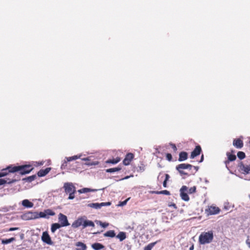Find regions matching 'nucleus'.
<instances>
[{
	"label": "nucleus",
	"instance_id": "obj_30",
	"mask_svg": "<svg viewBox=\"0 0 250 250\" xmlns=\"http://www.w3.org/2000/svg\"><path fill=\"white\" fill-rule=\"evenodd\" d=\"M158 241L149 243L144 248V250H151L153 247L157 243Z\"/></svg>",
	"mask_w": 250,
	"mask_h": 250
},
{
	"label": "nucleus",
	"instance_id": "obj_34",
	"mask_svg": "<svg viewBox=\"0 0 250 250\" xmlns=\"http://www.w3.org/2000/svg\"><path fill=\"white\" fill-rule=\"evenodd\" d=\"M88 207L98 209L101 208V205L99 203H91L88 205Z\"/></svg>",
	"mask_w": 250,
	"mask_h": 250
},
{
	"label": "nucleus",
	"instance_id": "obj_21",
	"mask_svg": "<svg viewBox=\"0 0 250 250\" xmlns=\"http://www.w3.org/2000/svg\"><path fill=\"white\" fill-rule=\"evenodd\" d=\"M22 205L24 207L27 208H32L34 206V204L31 202L29 201L27 199L23 200L22 201Z\"/></svg>",
	"mask_w": 250,
	"mask_h": 250
},
{
	"label": "nucleus",
	"instance_id": "obj_50",
	"mask_svg": "<svg viewBox=\"0 0 250 250\" xmlns=\"http://www.w3.org/2000/svg\"><path fill=\"white\" fill-rule=\"evenodd\" d=\"M101 233V232H100V231H98V232H94V233H93V234H99V233Z\"/></svg>",
	"mask_w": 250,
	"mask_h": 250
},
{
	"label": "nucleus",
	"instance_id": "obj_12",
	"mask_svg": "<svg viewBox=\"0 0 250 250\" xmlns=\"http://www.w3.org/2000/svg\"><path fill=\"white\" fill-rule=\"evenodd\" d=\"M220 211V209L219 208L210 206L208 208L206 209V212L208 214V215H213L218 214Z\"/></svg>",
	"mask_w": 250,
	"mask_h": 250
},
{
	"label": "nucleus",
	"instance_id": "obj_23",
	"mask_svg": "<svg viewBox=\"0 0 250 250\" xmlns=\"http://www.w3.org/2000/svg\"><path fill=\"white\" fill-rule=\"evenodd\" d=\"M104 237H108L113 238V237H114L115 236H116V233L114 230H108V231H106V232H105L104 234Z\"/></svg>",
	"mask_w": 250,
	"mask_h": 250
},
{
	"label": "nucleus",
	"instance_id": "obj_37",
	"mask_svg": "<svg viewBox=\"0 0 250 250\" xmlns=\"http://www.w3.org/2000/svg\"><path fill=\"white\" fill-rule=\"evenodd\" d=\"M196 187L194 186V187H191L189 189L188 192L190 194L196 192Z\"/></svg>",
	"mask_w": 250,
	"mask_h": 250
},
{
	"label": "nucleus",
	"instance_id": "obj_3",
	"mask_svg": "<svg viewBox=\"0 0 250 250\" xmlns=\"http://www.w3.org/2000/svg\"><path fill=\"white\" fill-rule=\"evenodd\" d=\"M81 226H83V228H86L88 226L92 227H95L94 223L92 221L84 220L82 218H78L72 225V227L74 228H78Z\"/></svg>",
	"mask_w": 250,
	"mask_h": 250
},
{
	"label": "nucleus",
	"instance_id": "obj_42",
	"mask_svg": "<svg viewBox=\"0 0 250 250\" xmlns=\"http://www.w3.org/2000/svg\"><path fill=\"white\" fill-rule=\"evenodd\" d=\"M19 229V228H10V229H9L8 231H14V230H18Z\"/></svg>",
	"mask_w": 250,
	"mask_h": 250
},
{
	"label": "nucleus",
	"instance_id": "obj_7",
	"mask_svg": "<svg viewBox=\"0 0 250 250\" xmlns=\"http://www.w3.org/2000/svg\"><path fill=\"white\" fill-rule=\"evenodd\" d=\"M23 217L27 220L36 219L40 218V213L38 212L28 211L24 214Z\"/></svg>",
	"mask_w": 250,
	"mask_h": 250
},
{
	"label": "nucleus",
	"instance_id": "obj_5",
	"mask_svg": "<svg viewBox=\"0 0 250 250\" xmlns=\"http://www.w3.org/2000/svg\"><path fill=\"white\" fill-rule=\"evenodd\" d=\"M193 166L189 164H180L176 166V169L178 171L181 176L186 175L189 176L190 174L184 171V169L191 170Z\"/></svg>",
	"mask_w": 250,
	"mask_h": 250
},
{
	"label": "nucleus",
	"instance_id": "obj_16",
	"mask_svg": "<svg viewBox=\"0 0 250 250\" xmlns=\"http://www.w3.org/2000/svg\"><path fill=\"white\" fill-rule=\"evenodd\" d=\"M201 151L202 149L199 145L196 146L194 149L191 153L190 158L193 159L195 157L197 156L200 154Z\"/></svg>",
	"mask_w": 250,
	"mask_h": 250
},
{
	"label": "nucleus",
	"instance_id": "obj_10",
	"mask_svg": "<svg viewBox=\"0 0 250 250\" xmlns=\"http://www.w3.org/2000/svg\"><path fill=\"white\" fill-rule=\"evenodd\" d=\"M59 222L62 227H65L69 225L66 216L65 215L60 213L59 215Z\"/></svg>",
	"mask_w": 250,
	"mask_h": 250
},
{
	"label": "nucleus",
	"instance_id": "obj_25",
	"mask_svg": "<svg viewBox=\"0 0 250 250\" xmlns=\"http://www.w3.org/2000/svg\"><path fill=\"white\" fill-rule=\"evenodd\" d=\"M92 248L95 250H99L104 248V246L99 243H95L92 245Z\"/></svg>",
	"mask_w": 250,
	"mask_h": 250
},
{
	"label": "nucleus",
	"instance_id": "obj_24",
	"mask_svg": "<svg viewBox=\"0 0 250 250\" xmlns=\"http://www.w3.org/2000/svg\"><path fill=\"white\" fill-rule=\"evenodd\" d=\"M61 227H62V226L59 223L52 224L51 227V232L53 233L55 232L57 229H60Z\"/></svg>",
	"mask_w": 250,
	"mask_h": 250
},
{
	"label": "nucleus",
	"instance_id": "obj_46",
	"mask_svg": "<svg viewBox=\"0 0 250 250\" xmlns=\"http://www.w3.org/2000/svg\"><path fill=\"white\" fill-rule=\"evenodd\" d=\"M192 168L195 169V172H197L198 170L199 167L197 166H193Z\"/></svg>",
	"mask_w": 250,
	"mask_h": 250
},
{
	"label": "nucleus",
	"instance_id": "obj_39",
	"mask_svg": "<svg viewBox=\"0 0 250 250\" xmlns=\"http://www.w3.org/2000/svg\"><path fill=\"white\" fill-rule=\"evenodd\" d=\"M169 145L171 146L172 149H173L174 152H176L177 150V147L176 145L174 144L170 143Z\"/></svg>",
	"mask_w": 250,
	"mask_h": 250
},
{
	"label": "nucleus",
	"instance_id": "obj_2",
	"mask_svg": "<svg viewBox=\"0 0 250 250\" xmlns=\"http://www.w3.org/2000/svg\"><path fill=\"white\" fill-rule=\"evenodd\" d=\"M213 239V233L212 230L202 232L199 237V242L204 245L211 243Z\"/></svg>",
	"mask_w": 250,
	"mask_h": 250
},
{
	"label": "nucleus",
	"instance_id": "obj_47",
	"mask_svg": "<svg viewBox=\"0 0 250 250\" xmlns=\"http://www.w3.org/2000/svg\"><path fill=\"white\" fill-rule=\"evenodd\" d=\"M203 160H204V155H202V156H201V160H200V162H202V161H203Z\"/></svg>",
	"mask_w": 250,
	"mask_h": 250
},
{
	"label": "nucleus",
	"instance_id": "obj_26",
	"mask_svg": "<svg viewBox=\"0 0 250 250\" xmlns=\"http://www.w3.org/2000/svg\"><path fill=\"white\" fill-rule=\"evenodd\" d=\"M121 161V159L119 157H116L115 159H108L106 161L107 164H116Z\"/></svg>",
	"mask_w": 250,
	"mask_h": 250
},
{
	"label": "nucleus",
	"instance_id": "obj_18",
	"mask_svg": "<svg viewBox=\"0 0 250 250\" xmlns=\"http://www.w3.org/2000/svg\"><path fill=\"white\" fill-rule=\"evenodd\" d=\"M51 169V167H47L44 169H41L38 172L37 175L39 177L44 176L49 172Z\"/></svg>",
	"mask_w": 250,
	"mask_h": 250
},
{
	"label": "nucleus",
	"instance_id": "obj_32",
	"mask_svg": "<svg viewBox=\"0 0 250 250\" xmlns=\"http://www.w3.org/2000/svg\"><path fill=\"white\" fill-rule=\"evenodd\" d=\"M95 222L97 224L99 225L100 226H101L102 227H103L104 228H105L109 226L108 223L102 222V221H99V220H96Z\"/></svg>",
	"mask_w": 250,
	"mask_h": 250
},
{
	"label": "nucleus",
	"instance_id": "obj_43",
	"mask_svg": "<svg viewBox=\"0 0 250 250\" xmlns=\"http://www.w3.org/2000/svg\"><path fill=\"white\" fill-rule=\"evenodd\" d=\"M169 178H170L169 175L168 174H166L165 181H167Z\"/></svg>",
	"mask_w": 250,
	"mask_h": 250
},
{
	"label": "nucleus",
	"instance_id": "obj_1",
	"mask_svg": "<svg viewBox=\"0 0 250 250\" xmlns=\"http://www.w3.org/2000/svg\"><path fill=\"white\" fill-rule=\"evenodd\" d=\"M34 167L31 165H23L21 166H15L10 165L6 168H3L0 171V177L6 176H13L15 173L19 172L21 175H25L30 173Z\"/></svg>",
	"mask_w": 250,
	"mask_h": 250
},
{
	"label": "nucleus",
	"instance_id": "obj_51",
	"mask_svg": "<svg viewBox=\"0 0 250 250\" xmlns=\"http://www.w3.org/2000/svg\"><path fill=\"white\" fill-rule=\"evenodd\" d=\"M249 144H250V141H249Z\"/></svg>",
	"mask_w": 250,
	"mask_h": 250
},
{
	"label": "nucleus",
	"instance_id": "obj_29",
	"mask_svg": "<svg viewBox=\"0 0 250 250\" xmlns=\"http://www.w3.org/2000/svg\"><path fill=\"white\" fill-rule=\"evenodd\" d=\"M16 239L14 237H11L9 239H2L1 243L3 245H6L9 243H10L14 241H15Z\"/></svg>",
	"mask_w": 250,
	"mask_h": 250
},
{
	"label": "nucleus",
	"instance_id": "obj_13",
	"mask_svg": "<svg viewBox=\"0 0 250 250\" xmlns=\"http://www.w3.org/2000/svg\"><path fill=\"white\" fill-rule=\"evenodd\" d=\"M134 155L132 153H128L126 154L125 159H124L123 163L125 166L129 165L131 161L134 158Z\"/></svg>",
	"mask_w": 250,
	"mask_h": 250
},
{
	"label": "nucleus",
	"instance_id": "obj_38",
	"mask_svg": "<svg viewBox=\"0 0 250 250\" xmlns=\"http://www.w3.org/2000/svg\"><path fill=\"white\" fill-rule=\"evenodd\" d=\"M166 159L168 161H171L172 160V157L170 153H167L166 155Z\"/></svg>",
	"mask_w": 250,
	"mask_h": 250
},
{
	"label": "nucleus",
	"instance_id": "obj_36",
	"mask_svg": "<svg viewBox=\"0 0 250 250\" xmlns=\"http://www.w3.org/2000/svg\"><path fill=\"white\" fill-rule=\"evenodd\" d=\"M237 156L238 157L239 159H240V160H242L243 159H244L246 157V155H245V153L243 152V151H239L238 153H237Z\"/></svg>",
	"mask_w": 250,
	"mask_h": 250
},
{
	"label": "nucleus",
	"instance_id": "obj_6",
	"mask_svg": "<svg viewBox=\"0 0 250 250\" xmlns=\"http://www.w3.org/2000/svg\"><path fill=\"white\" fill-rule=\"evenodd\" d=\"M19 180H20V178L17 174H14L12 177L8 176V177L0 179V186L5 184H11Z\"/></svg>",
	"mask_w": 250,
	"mask_h": 250
},
{
	"label": "nucleus",
	"instance_id": "obj_41",
	"mask_svg": "<svg viewBox=\"0 0 250 250\" xmlns=\"http://www.w3.org/2000/svg\"><path fill=\"white\" fill-rule=\"evenodd\" d=\"M100 205H101V207L104 206H110L111 205L110 202H105V203H100Z\"/></svg>",
	"mask_w": 250,
	"mask_h": 250
},
{
	"label": "nucleus",
	"instance_id": "obj_35",
	"mask_svg": "<svg viewBox=\"0 0 250 250\" xmlns=\"http://www.w3.org/2000/svg\"><path fill=\"white\" fill-rule=\"evenodd\" d=\"M94 190L89 188H83L78 190V192L80 193H86V192H88L93 191Z\"/></svg>",
	"mask_w": 250,
	"mask_h": 250
},
{
	"label": "nucleus",
	"instance_id": "obj_15",
	"mask_svg": "<svg viewBox=\"0 0 250 250\" xmlns=\"http://www.w3.org/2000/svg\"><path fill=\"white\" fill-rule=\"evenodd\" d=\"M80 157L79 156H78L77 155H75V156H72V157H67L66 158V161H64L62 165L61 166V169H64L66 168L67 166V163L71 161H72V160H75L77 159H78Z\"/></svg>",
	"mask_w": 250,
	"mask_h": 250
},
{
	"label": "nucleus",
	"instance_id": "obj_49",
	"mask_svg": "<svg viewBox=\"0 0 250 250\" xmlns=\"http://www.w3.org/2000/svg\"><path fill=\"white\" fill-rule=\"evenodd\" d=\"M194 249V246L192 245L191 247L189 248V250H193Z\"/></svg>",
	"mask_w": 250,
	"mask_h": 250
},
{
	"label": "nucleus",
	"instance_id": "obj_4",
	"mask_svg": "<svg viewBox=\"0 0 250 250\" xmlns=\"http://www.w3.org/2000/svg\"><path fill=\"white\" fill-rule=\"evenodd\" d=\"M63 188L66 194H69L68 198L69 200H72L75 198V193L76 192V188L72 183H65L63 185Z\"/></svg>",
	"mask_w": 250,
	"mask_h": 250
},
{
	"label": "nucleus",
	"instance_id": "obj_22",
	"mask_svg": "<svg viewBox=\"0 0 250 250\" xmlns=\"http://www.w3.org/2000/svg\"><path fill=\"white\" fill-rule=\"evenodd\" d=\"M76 246L77 247L76 250H86L87 248L86 245L81 242H77Z\"/></svg>",
	"mask_w": 250,
	"mask_h": 250
},
{
	"label": "nucleus",
	"instance_id": "obj_31",
	"mask_svg": "<svg viewBox=\"0 0 250 250\" xmlns=\"http://www.w3.org/2000/svg\"><path fill=\"white\" fill-rule=\"evenodd\" d=\"M36 178V175H33L30 176H28L26 178H24L22 179L23 181H25L28 182H31Z\"/></svg>",
	"mask_w": 250,
	"mask_h": 250
},
{
	"label": "nucleus",
	"instance_id": "obj_48",
	"mask_svg": "<svg viewBox=\"0 0 250 250\" xmlns=\"http://www.w3.org/2000/svg\"><path fill=\"white\" fill-rule=\"evenodd\" d=\"M246 243H247V245H248L249 247L250 248V242H248V241L247 240L246 241Z\"/></svg>",
	"mask_w": 250,
	"mask_h": 250
},
{
	"label": "nucleus",
	"instance_id": "obj_19",
	"mask_svg": "<svg viewBox=\"0 0 250 250\" xmlns=\"http://www.w3.org/2000/svg\"><path fill=\"white\" fill-rule=\"evenodd\" d=\"M188 158V154L187 152L182 151L179 153L178 161L182 162L186 160Z\"/></svg>",
	"mask_w": 250,
	"mask_h": 250
},
{
	"label": "nucleus",
	"instance_id": "obj_11",
	"mask_svg": "<svg viewBox=\"0 0 250 250\" xmlns=\"http://www.w3.org/2000/svg\"><path fill=\"white\" fill-rule=\"evenodd\" d=\"M42 241L48 245H52L53 242L51 240V237L47 231H44L42 236Z\"/></svg>",
	"mask_w": 250,
	"mask_h": 250
},
{
	"label": "nucleus",
	"instance_id": "obj_28",
	"mask_svg": "<svg viewBox=\"0 0 250 250\" xmlns=\"http://www.w3.org/2000/svg\"><path fill=\"white\" fill-rule=\"evenodd\" d=\"M122 169V167L120 166H118L117 167H114V168H108L105 170L106 172L108 173H112V172H115L117 171H119L121 170Z\"/></svg>",
	"mask_w": 250,
	"mask_h": 250
},
{
	"label": "nucleus",
	"instance_id": "obj_8",
	"mask_svg": "<svg viewBox=\"0 0 250 250\" xmlns=\"http://www.w3.org/2000/svg\"><path fill=\"white\" fill-rule=\"evenodd\" d=\"M187 191L188 188L186 186H182L180 190V196L181 198L185 201H188L189 200V197L187 193Z\"/></svg>",
	"mask_w": 250,
	"mask_h": 250
},
{
	"label": "nucleus",
	"instance_id": "obj_14",
	"mask_svg": "<svg viewBox=\"0 0 250 250\" xmlns=\"http://www.w3.org/2000/svg\"><path fill=\"white\" fill-rule=\"evenodd\" d=\"M40 218H49V216H53L55 215V212L51 209H47L44 210L43 212H40Z\"/></svg>",
	"mask_w": 250,
	"mask_h": 250
},
{
	"label": "nucleus",
	"instance_id": "obj_27",
	"mask_svg": "<svg viewBox=\"0 0 250 250\" xmlns=\"http://www.w3.org/2000/svg\"><path fill=\"white\" fill-rule=\"evenodd\" d=\"M116 238L119 239L120 241H122L126 238V234L124 232H120L116 236Z\"/></svg>",
	"mask_w": 250,
	"mask_h": 250
},
{
	"label": "nucleus",
	"instance_id": "obj_17",
	"mask_svg": "<svg viewBox=\"0 0 250 250\" xmlns=\"http://www.w3.org/2000/svg\"><path fill=\"white\" fill-rule=\"evenodd\" d=\"M233 145L237 148H241L243 147L244 144L243 141L240 139H234L233 141Z\"/></svg>",
	"mask_w": 250,
	"mask_h": 250
},
{
	"label": "nucleus",
	"instance_id": "obj_20",
	"mask_svg": "<svg viewBox=\"0 0 250 250\" xmlns=\"http://www.w3.org/2000/svg\"><path fill=\"white\" fill-rule=\"evenodd\" d=\"M227 156L228 157V160L225 161V164L226 165L230 162L234 161L236 159V157L235 154H231L229 152L227 153Z\"/></svg>",
	"mask_w": 250,
	"mask_h": 250
},
{
	"label": "nucleus",
	"instance_id": "obj_45",
	"mask_svg": "<svg viewBox=\"0 0 250 250\" xmlns=\"http://www.w3.org/2000/svg\"><path fill=\"white\" fill-rule=\"evenodd\" d=\"M163 187L165 188L167 187V181L164 180V181L163 182Z\"/></svg>",
	"mask_w": 250,
	"mask_h": 250
},
{
	"label": "nucleus",
	"instance_id": "obj_52",
	"mask_svg": "<svg viewBox=\"0 0 250 250\" xmlns=\"http://www.w3.org/2000/svg\"><path fill=\"white\" fill-rule=\"evenodd\" d=\"M249 197H250V195H249Z\"/></svg>",
	"mask_w": 250,
	"mask_h": 250
},
{
	"label": "nucleus",
	"instance_id": "obj_44",
	"mask_svg": "<svg viewBox=\"0 0 250 250\" xmlns=\"http://www.w3.org/2000/svg\"><path fill=\"white\" fill-rule=\"evenodd\" d=\"M128 200V199H126V200H125V201H123V202H121V204H120V205H121V206H124V205H125L126 204V202H127V200Z\"/></svg>",
	"mask_w": 250,
	"mask_h": 250
},
{
	"label": "nucleus",
	"instance_id": "obj_9",
	"mask_svg": "<svg viewBox=\"0 0 250 250\" xmlns=\"http://www.w3.org/2000/svg\"><path fill=\"white\" fill-rule=\"evenodd\" d=\"M238 167L239 170L241 172L244 174L250 173V165H244L243 162H241Z\"/></svg>",
	"mask_w": 250,
	"mask_h": 250
},
{
	"label": "nucleus",
	"instance_id": "obj_33",
	"mask_svg": "<svg viewBox=\"0 0 250 250\" xmlns=\"http://www.w3.org/2000/svg\"><path fill=\"white\" fill-rule=\"evenodd\" d=\"M153 192L157 194H165L167 195H169L170 194V192L167 190H164L162 191H153Z\"/></svg>",
	"mask_w": 250,
	"mask_h": 250
},
{
	"label": "nucleus",
	"instance_id": "obj_40",
	"mask_svg": "<svg viewBox=\"0 0 250 250\" xmlns=\"http://www.w3.org/2000/svg\"><path fill=\"white\" fill-rule=\"evenodd\" d=\"M168 206L170 207H173L175 209H177V207L175 203H170L168 204Z\"/></svg>",
	"mask_w": 250,
	"mask_h": 250
}]
</instances>
